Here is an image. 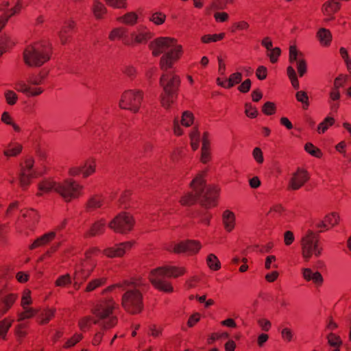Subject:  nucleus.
Returning a JSON list of instances; mask_svg holds the SVG:
<instances>
[{"instance_id":"41","label":"nucleus","mask_w":351,"mask_h":351,"mask_svg":"<svg viewBox=\"0 0 351 351\" xmlns=\"http://www.w3.org/2000/svg\"><path fill=\"white\" fill-rule=\"evenodd\" d=\"M13 319L5 318L0 321V339L5 340L9 329L12 326Z\"/></svg>"},{"instance_id":"24","label":"nucleus","mask_w":351,"mask_h":351,"mask_svg":"<svg viewBox=\"0 0 351 351\" xmlns=\"http://www.w3.org/2000/svg\"><path fill=\"white\" fill-rule=\"evenodd\" d=\"M302 274L303 278L306 282H312L316 287H320L322 285L324 278L319 271H313L310 268H304L302 269Z\"/></svg>"},{"instance_id":"23","label":"nucleus","mask_w":351,"mask_h":351,"mask_svg":"<svg viewBox=\"0 0 351 351\" xmlns=\"http://www.w3.org/2000/svg\"><path fill=\"white\" fill-rule=\"evenodd\" d=\"M21 213L19 220L25 223L29 228L34 226L39 220V215L34 209H23Z\"/></svg>"},{"instance_id":"60","label":"nucleus","mask_w":351,"mask_h":351,"mask_svg":"<svg viewBox=\"0 0 351 351\" xmlns=\"http://www.w3.org/2000/svg\"><path fill=\"white\" fill-rule=\"evenodd\" d=\"M276 258L274 255L267 256L265 258V268L266 269H270L271 268L276 269L278 268V265L276 264Z\"/></svg>"},{"instance_id":"6","label":"nucleus","mask_w":351,"mask_h":351,"mask_svg":"<svg viewBox=\"0 0 351 351\" xmlns=\"http://www.w3.org/2000/svg\"><path fill=\"white\" fill-rule=\"evenodd\" d=\"M84 186L72 178H67L60 182L56 188L59 194L66 202L78 199L84 195Z\"/></svg>"},{"instance_id":"51","label":"nucleus","mask_w":351,"mask_h":351,"mask_svg":"<svg viewBox=\"0 0 351 351\" xmlns=\"http://www.w3.org/2000/svg\"><path fill=\"white\" fill-rule=\"evenodd\" d=\"M328 344L332 347H340L342 345V341L339 335L330 332L327 336Z\"/></svg>"},{"instance_id":"20","label":"nucleus","mask_w":351,"mask_h":351,"mask_svg":"<svg viewBox=\"0 0 351 351\" xmlns=\"http://www.w3.org/2000/svg\"><path fill=\"white\" fill-rule=\"evenodd\" d=\"M309 179L306 170L298 169L289 181V187L293 190L300 189Z\"/></svg>"},{"instance_id":"50","label":"nucleus","mask_w":351,"mask_h":351,"mask_svg":"<svg viewBox=\"0 0 351 351\" xmlns=\"http://www.w3.org/2000/svg\"><path fill=\"white\" fill-rule=\"evenodd\" d=\"M228 84L226 86L228 88L233 87L234 85L239 84L242 80V74L240 72H236L231 74L228 79Z\"/></svg>"},{"instance_id":"47","label":"nucleus","mask_w":351,"mask_h":351,"mask_svg":"<svg viewBox=\"0 0 351 351\" xmlns=\"http://www.w3.org/2000/svg\"><path fill=\"white\" fill-rule=\"evenodd\" d=\"M73 29V26L71 24H69L64 26L60 32V38L62 44H66L69 41L70 32Z\"/></svg>"},{"instance_id":"61","label":"nucleus","mask_w":351,"mask_h":351,"mask_svg":"<svg viewBox=\"0 0 351 351\" xmlns=\"http://www.w3.org/2000/svg\"><path fill=\"white\" fill-rule=\"evenodd\" d=\"M32 303V298L30 295V291L25 290L23 292V295L21 298V305L23 308H26V306L31 304Z\"/></svg>"},{"instance_id":"22","label":"nucleus","mask_w":351,"mask_h":351,"mask_svg":"<svg viewBox=\"0 0 351 351\" xmlns=\"http://www.w3.org/2000/svg\"><path fill=\"white\" fill-rule=\"evenodd\" d=\"M19 2L10 5V2L6 0H0V10L2 12L3 19L0 22L8 21L10 17L14 15L20 9Z\"/></svg>"},{"instance_id":"59","label":"nucleus","mask_w":351,"mask_h":351,"mask_svg":"<svg viewBox=\"0 0 351 351\" xmlns=\"http://www.w3.org/2000/svg\"><path fill=\"white\" fill-rule=\"evenodd\" d=\"M245 113L250 118H255L258 114V111L256 108L253 106L252 104L247 103L245 105Z\"/></svg>"},{"instance_id":"58","label":"nucleus","mask_w":351,"mask_h":351,"mask_svg":"<svg viewBox=\"0 0 351 351\" xmlns=\"http://www.w3.org/2000/svg\"><path fill=\"white\" fill-rule=\"evenodd\" d=\"M276 108L274 103L267 101L262 107V112L266 115H272L276 112Z\"/></svg>"},{"instance_id":"14","label":"nucleus","mask_w":351,"mask_h":351,"mask_svg":"<svg viewBox=\"0 0 351 351\" xmlns=\"http://www.w3.org/2000/svg\"><path fill=\"white\" fill-rule=\"evenodd\" d=\"M169 249L176 254L185 253L188 255H195L202 248V244L197 240H186L173 244Z\"/></svg>"},{"instance_id":"31","label":"nucleus","mask_w":351,"mask_h":351,"mask_svg":"<svg viewBox=\"0 0 351 351\" xmlns=\"http://www.w3.org/2000/svg\"><path fill=\"white\" fill-rule=\"evenodd\" d=\"M18 296L15 293H9L0 298V313L5 314L12 306Z\"/></svg>"},{"instance_id":"12","label":"nucleus","mask_w":351,"mask_h":351,"mask_svg":"<svg viewBox=\"0 0 351 351\" xmlns=\"http://www.w3.org/2000/svg\"><path fill=\"white\" fill-rule=\"evenodd\" d=\"M34 160L32 157L27 158L21 165L20 184L24 189L29 185L31 180L40 175L34 169Z\"/></svg>"},{"instance_id":"56","label":"nucleus","mask_w":351,"mask_h":351,"mask_svg":"<svg viewBox=\"0 0 351 351\" xmlns=\"http://www.w3.org/2000/svg\"><path fill=\"white\" fill-rule=\"evenodd\" d=\"M71 283V278L69 274L59 276L55 282L57 287H65Z\"/></svg>"},{"instance_id":"43","label":"nucleus","mask_w":351,"mask_h":351,"mask_svg":"<svg viewBox=\"0 0 351 351\" xmlns=\"http://www.w3.org/2000/svg\"><path fill=\"white\" fill-rule=\"evenodd\" d=\"M92 323L96 324L99 322L97 319H94L90 316H86L79 320L78 326L81 330L85 331L90 327Z\"/></svg>"},{"instance_id":"10","label":"nucleus","mask_w":351,"mask_h":351,"mask_svg":"<svg viewBox=\"0 0 351 351\" xmlns=\"http://www.w3.org/2000/svg\"><path fill=\"white\" fill-rule=\"evenodd\" d=\"M169 49L165 53L160 60V68L162 71L169 70L173 67L184 53L183 48L181 45L175 42Z\"/></svg>"},{"instance_id":"2","label":"nucleus","mask_w":351,"mask_h":351,"mask_svg":"<svg viewBox=\"0 0 351 351\" xmlns=\"http://www.w3.org/2000/svg\"><path fill=\"white\" fill-rule=\"evenodd\" d=\"M52 53L51 43L48 40H40L25 47L23 59L29 67H40L50 60Z\"/></svg>"},{"instance_id":"33","label":"nucleus","mask_w":351,"mask_h":351,"mask_svg":"<svg viewBox=\"0 0 351 351\" xmlns=\"http://www.w3.org/2000/svg\"><path fill=\"white\" fill-rule=\"evenodd\" d=\"M22 149L23 146L21 143L17 142H11L4 149L3 154L8 158L15 157L21 154Z\"/></svg>"},{"instance_id":"46","label":"nucleus","mask_w":351,"mask_h":351,"mask_svg":"<svg viewBox=\"0 0 351 351\" xmlns=\"http://www.w3.org/2000/svg\"><path fill=\"white\" fill-rule=\"evenodd\" d=\"M225 34H206L201 38V40L204 43H210L212 42H217L222 40L224 38Z\"/></svg>"},{"instance_id":"38","label":"nucleus","mask_w":351,"mask_h":351,"mask_svg":"<svg viewBox=\"0 0 351 351\" xmlns=\"http://www.w3.org/2000/svg\"><path fill=\"white\" fill-rule=\"evenodd\" d=\"M107 282V278L101 277L99 278H95L90 280L86 285L85 289L86 292H91L95 290L96 289L101 287L105 285Z\"/></svg>"},{"instance_id":"62","label":"nucleus","mask_w":351,"mask_h":351,"mask_svg":"<svg viewBox=\"0 0 351 351\" xmlns=\"http://www.w3.org/2000/svg\"><path fill=\"white\" fill-rule=\"evenodd\" d=\"M106 3L114 8H122L126 5V0H106Z\"/></svg>"},{"instance_id":"55","label":"nucleus","mask_w":351,"mask_h":351,"mask_svg":"<svg viewBox=\"0 0 351 351\" xmlns=\"http://www.w3.org/2000/svg\"><path fill=\"white\" fill-rule=\"evenodd\" d=\"M93 12L97 19H100L106 13L105 6L100 2L95 1L93 7Z\"/></svg>"},{"instance_id":"34","label":"nucleus","mask_w":351,"mask_h":351,"mask_svg":"<svg viewBox=\"0 0 351 351\" xmlns=\"http://www.w3.org/2000/svg\"><path fill=\"white\" fill-rule=\"evenodd\" d=\"M132 284H134L135 286H139V285H140L139 282H138L130 281L129 280H124L122 282H117L114 285L108 286V287H106L101 291V294L105 295L108 292L112 291L116 288H120L122 290H125L130 286V285H132Z\"/></svg>"},{"instance_id":"11","label":"nucleus","mask_w":351,"mask_h":351,"mask_svg":"<svg viewBox=\"0 0 351 351\" xmlns=\"http://www.w3.org/2000/svg\"><path fill=\"white\" fill-rule=\"evenodd\" d=\"M134 221L131 215L121 213L116 216L109 223V228L117 233L125 234L130 231Z\"/></svg>"},{"instance_id":"5","label":"nucleus","mask_w":351,"mask_h":351,"mask_svg":"<svg viewBox=\"0 0 351 351\" xmlns=\"http://www.w3.org/2000/svg\"><path fill=\"white\" fill-rule=\"evenodd\" d=\"M119 304L113 298L100 300L92 308V313L97 318L98 322L103 320L102 328L104 330L114 327L118 323V317L112 315L114 311Z\"/></svg>"},{"instance_id":"52","label":"nucleus","mask_w":351,"mask_h":351,"mask_svg":"<svg viewBox=\"0 0 351 351\" xmlns=\"http://www.w3.org/2000/svg\"><path fill=\"white\" fill-rule=\"evenodd\" d=\"M55 315V311L53 309H47L44 311L40 315V324H47Z\"/></svg>"},{"instance_id":"63","label":"nucleus","mask_w":351,"mask_h":351,"mask_svg":"<svg viewBox=\"0 0 351 351\" xmlns=\"http://www.w3.org/2000/svg\"><path fill=\"white\" fill-rule=\"evenodd\" d=\"M347 80V76L343 75H340L335 79L333 88H336L337 90L339 88L343 87Z\"/></svg>"},{"instance_id":"3","label":"nucleus","mask_w":351,"mask_h":351,"mask_svg":"<svg viewBox=\"0 0 351 351\" xmlns=\"http://www.w3.org/2000/svg\"><path fill=\"white\" fill-rule=\"evenodd\" d=\"M184 267L164 266L152 270L149 279L152 285L158 290L165 293H172L173 287L166 278H178L185 274Z\"/></svg>"},{"instance_id":"17","label":"nucleus","mask_w":351,"mask_h":351,"mask_svg":"<svg viewBox=\"0 0 351 351\" xmlns=\"http://www.w3.org/2000/svg\"><path fill=\"white\" fill-rule=\"evenodd\" d=\"M289 62L293 63L296 62V66L300 77H302L307 71V64L304 55L302 52L298 51L294 45L289 47Z\"/></svg>"},{"instance_id":"28","label":"nucleus","mask_w":351,"mask_h":351,"mask_svg":"<svg viewBox=\"0 0 351 351\" xmlns=\"http://www.w3.org/2000/svg\"><path fill=\"white\" fill-rule=\"evenodd\" d=\"M105 204V198L103 195L95 194L90 196L86 203V209L87 211H93L97 208H101Z\"/></svg>"},{"instance_id":"30","label":"nucleus","mask_w":351,"mask_h":351,"mask_svg":"<svg viewBox=\"0 0 351 351\" xmlns=\"http://www.w3.org/2000/svg\"><path fill=\"white\" fill-rule=\"evenodd\" d=\"M128 30L125 27H117L112 30L109 35V38L111 40L115 39H121L125 45H132V41H130V38L127 36Z\"/></svg>"},{"instance_id":"36","label":"nucleus","mask_w":351,"mask_h":351,"mask_svg":"<svg viewBox=\"0 0 351 351\" xmlns=\"http://www.w3.org/2000/svg\"><path fill=\"white\" fill-rule=\"evenodd\" d=\"M223 223L225 229L228 232L232 231L234 228L235 224V216L234 214L227 210L223 213Z\"/></svg>"},{"instance_id":"15","label":"nucleus","mask_w":351,"mask_h":351,"mask_svg":"<svg viewBox=\"0 0 351 351\" xmlns=\"http://www.w3.org/2000/svg\"><path fill=\"white\" fill-rule=\"evenodd\" d=\"M175 42L176 39L173 38L160 37L152 41L149 47L152 55L157 57L166 53L171 46H173Z\"/></svg>"},{"instance_id":"48","label":"nucleus","mask_w":351,"mask_h":351,"mask_svg":"<svg viewBox=\"0 0 351 351\" xmlns=\"http://www.w3.org/2000/svg\"><path fill=\"white\" fill-rule=\"evenodd\" d=\"M295 98L298 101L301 102L304 109H307L309 106L308 96L305 91L300 90L295 94Z\"/></svg>"},{"instance_id":"4","label":"nucleus","mask_w":351,"mask_h":351,"mask_svg":"<svg viewBox=\"0 0 351 351\" xmlns=\"http://www.w3.org/2000/svg\"><path fill=\"white\" fill-rule=\"evenodd\" d=\"M129 280L139 282V286L130 285L128 289L121 297V306L128 313L136 315L140 313L144 307L142 291L147 285L142 279L131 278Z\"/></svg>"},{"instance_id":"1","label":"nucleus","mask_w":351,"mask_h":351,"mask_svg":"<svg viewBox=\"0 0 351 351\" xmlns=\"http://www.w3.org/2000/svg\"><path fill=\"white\" fill-rule=\"evenodd\" d=\"M207 171L199 173L191 182V193L184 195L180 200L182 206H191L197 200L206 208L214 207L217 205L219 189L215 186H206L205 177Z\"/></svg>"},{"instance_id":"42","label":"nucleus","mask_w":351,"mask_h":351,"mask_svg":"<svg viewBox=\"0 0 351 351\" xmlns=\"http://www.w3.org/2000/svg\"><path fill=\"white\" fill-rule=\"evenodd\" d=\"M208 267L213 271H218L221 269V263L217 256L210 254L206 258Z\"/></svg>"},{"instance_id":"27","label":"nucleus","mask_w":351,"mask_h":351,"mask_svg":"<svg viewBox=\"0 0 351 351\" xmlns=\"http://www.w3.org/2000/svg\"><path fill=\"white\" fill-rule=\"evenodd\" d=\"M56 237V231L48 232L37 238L29 246L30 250L43 247L51 243Z\"/></svg>"},{"instance_id":"35","label":"nucleus","mask_w":351,"mask_h":351,"mask_svg":"<svg viewBox=\"0 0 351 351\" xmlns=\"http://www.w3.org/2000/svg\"><path fill=\"white\" fill-rule=\"evenodd\" d=\"M317 37L322 46L328 47L332 41V34L326 28H321L317 33Z\"/></svg>"},{"instance_id":"29","label":"nucleus","mask_w":351,"mask_h":351,"mask_svg":"<svg viewBox=\"0 0 351 351\" xmlns=\"http://www.w3.org/2000/svg\"><path fill=\"white\" fill-rule=\"evenodd\" d=\"M106 226V221L104 219L95 221L84 234V237L88 238L102 234L105 231Z\"/></svg>"},{"instance_id":"7","label":"nucleus","mask_w":351,"mask_h":351,"mask_svg":"<svg viewBox=\"0 0 351 351\" xmlns=\"http://www.w3.org/2000/svg\"><path fill=\"white\" fill-rule=\"evenodd\" d=\"M302 254L306 261L314 255L319 257L323 248L319 243V234L312 230H308L301 241Z\"/></svg>"},{"instance_id":"21","label":"nucleus","mask_w":351,"mask_h":351,"mask_svg":"<svg viewBox=\"0 0 351 351\" xmlns=\"http://www.w3.org/2000/svg\"><path fill=\"white\" fill-rule=\"evenodd\" d=\"M130 35L132 44L145 43L153 36L152 33L143 25H141L136 32H131Z\"/></svg>"},{"instance_id":"32","label":"nucleus","mask_w":351,"mask_h":351,"mask_svg":"<svg viewBox=\"0 0 351 351\" xmlns=\"http://www.w3.org/2000/svg\"><path fill=\"white\" fill-rule=\"evenodd\" d=\"M59 182H56L51 179L43 180L38 184V192L37 195H42L43 193H47L51 191H55L56 193V188Z\"/></svg>"},{"instance_id":"26","label":"nucleus","mask_w":351,"mask_h":351,"mask_svg":"<svg viewBox=\"0 0 351 351\" xmlns=\"http://www.w3.org/2000/svg\"><path fill=\"white\" fill-rule=\"evenodd\" d=\"M339 221V216L336 213H330L326 215L324 217V219L322 221L317 223L315 226L317 228L320 229V232H322L323 230L322 228H325L326 230L335 226L338 224Z\"/></svg>"},{"instance_id":"44","label":"nucleus","mask_w":351,"mask_h":351,"mask_svg":"<svg viewBox=\"0 0 351 351\" xmlns=\"http://www.w3.org/2000/svg\"><path fill=\"white\" fill-rule=\"evenodd\" d=\"M23 308L24 311L18 314L19 322L23 321L26 319H30L38 313V310L33 308H29L28 306H26V308Z\"/></svg>"},{"instance_id":"37","label":"nucleus","mask_w":351,"mask_h":351,"mask_svg":"<svg viewBox=\"0 0 351 351\" xmlns=\"http://www.w3.org/2000/svg\"><path fill=\"white\" fill-rule=\"evenodd\" d=\"M178 93L162 91L160 95V104L162 107L169 108L176 99Z\"/></svg>"},{"instance_id":"40","label":"nucleus","mask_w":351,"mask_h":351,"mask_svg":"<svg viewBox=\"0 0 351 351\" xmlns=\"http://www.w3.org/2000/svg\"><path fill=\"white\" fill-rule=\"evenodd\" d=\"M96 162L95 159H88L82 166L83 177L87 178L95 171Z\"/></svg>"},{"instance_id":"9","label":"nucleus","mask_w":351,"mask_h":351,"mask_svg":"<svg viewBox=\"0 0 351 351\" xmlns=\"http://www.w3.org/2000/svg\"><path fill=\"white\" fill-rule=\"evenodd\" d=\"M44 77L40 74L32 75L28 78L27 83L19 82L15 84L14 88L24 93L27 97H35L40 95L44 91L41 87L36 86L43 83Z\"/></svg>"},{"instance_id":"45","label":"nucleus","mask_w":351,"mask_h":351,"mask_svg":"<svg viewBox=\"0 0 351 351\" xmlns=\"http://www.w3.org/2000/svg\"><path fill=\"white\" fill-rule=\"evenodd\" d=\"M335 122L334 118L330 117H326L324 121L320 123L317 127V132L319 134L325 133L329 127L332 126Z\"/></svg>"},{"instance_id":"53","label":"nucleus","mask_w":351,"mask_h":351,"mask_svg":"<svg viewBox=\"0 0 351 351\" xmlns=\"http://www.w3.org/2000/svg\"><path fill=\"white\" fill-rule=\"evenodd\" d=\"M194 121V117L192 112L185 111L183 112L181 119V124L185 127L191 126Z\"/></svg>"},{"instance_id":"13","label":"nucleus","mask_w":351,"mask_h":351,"mask_svg":"<svg viewBox=\"0 0 351 351\" xmlns=\"http://www.w3.org/2000/svg\"><path fill=\"white\" fill-rule=\"evenodd\" d=\"M160 78V85L162 90L178 93L180 85V78L173 71H162Z\"/></svg>"},{"instance_id":"57","label":"nucleus","mask_w":351,"mask_h":351,"mask_svg":"<svg viewBox=\"0 0 351 351\" xmlns=\"http://www.w3.org/2000/svg\"><path fill=\"white\" fill-rule=\"evenodd\" d=\"M281 50L279 47L271 48L268 51L267 55L269 56L271 63H276L280 56Z\"/></svg>"},{"instance_id":"8","label":"nucleus","mask_w":351,"mask_h":351,"mask_svg":"<svg viewBox=\"0 0 351 351\" xmlns=\"http://www.w3.org/2000/svg\"><path fill=\"white\" fill-rule=\"evenodd\" d=\"M143 99V93L139 90H128L121 95L119 106L133 113L138 112Z\"/></svg>"},{"instance_id":"49","label":"nucleus","mask_w":351,"mask_h":351,"mask_svg":"<svg viewBox=\"0 0 351 351\" xmlns=\"http://www.w3.org/2000/svg\"><path fill=\"white\" fill-rule=\"evenodd\" d=\"M304 149L306 152L316 158H321L322 156L321 150L311 143H306Z\"/></svg>"},{"instance_id":"54","label":"nucleus","mask_w":351,"mask_h":351,"mask_svg":"<svg viewBox=\"0 0 351 351\" xmlns=\"http://www.w3.org/2000/svg\"><path fill=\"white\" fill-rule=\"evenodd\" d=\"M82 338L83 336L82 334L76 333L66 341V343L63 346V348L66 349L70 348L74 346L78 342H80L82 339Z\"/></svg>"},{"instance_id":"25","label":"nucleus","mask_w":351,"mask_h":351,"mask_svg":"<svg viewBox=\"0 0 351 351\" xmlns=\"http://www.w3.org/2000/svg\"><path fill=\"white\" fill-rule=\"evenodd\" d=\"M201 152V162L205 164L210 161L211 158L210 143L209 140V134L207 132H205L203 134Z\"/></svg>"},{"instance_id":"18","label":"nucleus","mask_w":351,"mask_h":351,"mask_svg":"<svg viewBox=\"0 0 351 351\" xmlns=\"http://www.w3.org/2000/svg\"><path fill=\"white\" fill-rule=\"evenodd\" d=\"M232 2V0H210L209 9L214 10V18L217 22H223L228 19V14L224 12L217 10L226 8L228 3Z\"/></svg>"},{"instance_id":"16","label":"nucleus","mask_w":351,"mask_h":351,"mask_svg":"<svg viewBox=\"0 0 351 351\" xmlns=\"http://www.w3.org/2000/svg\"><path fill=\"white\" fill-rule=\"evenodd\" d=\"M96 261H83L80 265H77L73 275L75 279L80 282H85L93 271Z\"/></svg>"},{"instance_id":"39","label":"nucleus","mask_w":351,"mask_h":351,"mask_svg":"<svg viewBox=\"0 0 351 351\" xmlns=\"http://www.w3.org/2000/svg\"><path fill=\"white\" fill-rule=\"evenodd\" d=\"M340 8V4L335 0H329L323 5V11L326 15L330 16Z\"/></svg>"},{"instance_id":"19","label":"nucleus","mask_w":351,"mask_h":351,"mask_svg":"<svg viewBox=\"0 0 351 351\" xmlns=\"http://www.w3.org/2000/svg\"><path fill=\"white\" fill-rule=\"evenodd\" d=\"M133 243L126 241L114 245L112 247H107L103 251V254L108 258L122 257L127 251L132 247Z\"/></svg>"},{"instance_id":"64","label":"nucleus","mask_w":351,"mask_h":351,"mask_svg":"<svg viewBox=\"0 0 351 351\" xmlns=\"http://www.w3.org/2000/svg\"><path fill=\"white\" fill-rule=\"evenodd\" d=\"M252 156L258 164H262L264 161L262 150L259 147H255L252 152Z\"/></svg>"}]
</instances>
